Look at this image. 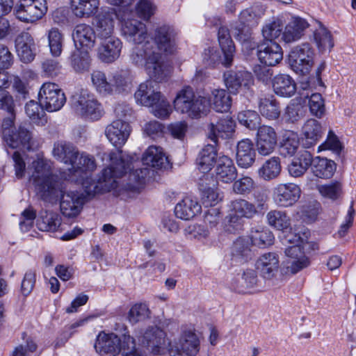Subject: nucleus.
Listing matches in <instances>:
<instances>
[{
  "mask_svg": "<svg viewBox=\"0 0 356 356\" xmlns=\"http://www.w3.org/2000/svg\"><path fill=\"white\" fill-rule=\"evenodd\" d=\"M34 168L31 179L38 199L49 203L60 200L61 213L66 217H76L81 212L85 202L91 199L83 191H67L64 182L53 172L50 161L38 159L33 161Z\"/></svg>",
  "mask_w": 356,
  "mask_h": 356,
  "instance_id": "f257e3e1",
  "label": "nucleus"
},
{
  "mask_svg": "<svg viewBox=\"0 0 356 356\" xmlns=\"http://www.w3.org/2000/svg\"><path fill=\"white\" fill-rule=\"evenodd\" d=\"M177 33L167 24L158 26L154 31L153 38L156 47L146 41L142 46H136L131 50L130 60L137 66L144 67L147 74L156 80L166 76L161 50L166 54H174L177 46Z\"/></svg>",
  "mask_w": 356,
  "mask_h": 356,
  "instance_id": "f03ea898",
  "label": "nucleus"
},
{
  "mask_svg": "<svg viewBox=\"0 0 356 356\" xmlns=\"http://www.w3.org/2000/svg\"><path fill=\"white\" fill-rule=\"evenodd\" d=\"M96 168L97 163L93 156L79 151L78 156L64 172L63 177L72 182L81 184L84 192L89 197H93L96 194L101 193L100 179L95 181L91 178V174Z\"/></svg>",
  "mask_w": 356,
  "mask_h": 356,
  "instance_id": "7ed1b4c3",
  "label": "nucleus"
},
{
  "mask_svg": "<svg viewBox=\"0 0 356 356\" xmlns=\"http://www.w3.org/2000/svg\"><path fill=\"white\" fill-rule=\"evenodd\" d=\"M173 103L177 112L191 119L201 118L210 111V104L207 98L195 95L190 86H185L180 90Z\"/></svg>",
  "mask_w": 356,
  "mask_h": 356,
  "instance_id": "20e7f679",
  "label": "nucleus"
},
{
  "mask_svg": "<svg viewBox=\"0 0 356 356\" xmlns=\"http://www.w3.org/2000/svg\"><path fill=\"white\" fill-rule=\"evenodd\" d=\"M266 209L267 204L263 199L258 200L256 205L242 198L232 200L229 204V213L226 217L227 230L232 232L241 229L244 218H252Z\"/></svg>",
  "mask_w": 356,
  "mask_h": 356,
  "instance_id": "39448f33",
  "label": "nucleus"
},
{
  "mask_svg": "<svg viewBox=\"0 0 356 356\" xmlns=\"http://www.w3.org/2000/svg\"><path fill=\"white\" fill-rule=\"evenodd\" d=\"M287 238L293 245L285 250L287 259L283 262V271L285 274L295 275L309 267L311 264L309 257L305 254L302 248L307 236L302 238L298 234H291Z\"/></svg>",
  "mask_w": 356,
  "mask_h": 356,
  "instance_id": "423d86ee",
  "label": "nucleus"
},
{
  "mask_svg": "<svg viewBox=\"0 0 356 356\" xmlns=\"http://www.w3.org/2000/svg\"><path fill=\"white\" fill-rule=\"evenodd\" d=\"M133 8L120 9L118 20L121 35L129 42L142 46L148 38L147 27L143 22L133 18Z\"/></svg>",
  "mask_w": 356,
  "mask_h": 356,
  "instance_id": "0eeeda50",
  "label": "nucleus"
},
{
  "mask_svg": "<svg viewBox=\"0 0 356 356\" xmlns=\"http://www.w3.org/2000/svg\"><path fill=\"white\" fill-rule=\"evenodd\" d=\"M111 163L103 170L100 177L101 193L110 191L117 186L116 179L122 177L131 168V159L122 155V151L110 154Z\"/></svg>",
  "mask_w": 356,
  "mask_h": 356,
  "instance_id": "6e6552de",
  "label": "nucleus"
},
{
  "mask_svg": "<svg viewBox=\"0 0 356 356\" xmlns=\"http://www.w3.org/2000/svg\"><path fill=\"white\" fill-rule=\"evenodd\" d=\"M131 344L134 345V339L129 334H124L121 339L114 333L100 332L94 347L101 356H116L122 350H129Z\"/></svg>",
  "mask_w": 356,
  "mask_h": 356,
  "instance_id": "1a4fd4ad",
  "label": "nucleus"
},
{
  "mask_svg": "<svg viewBox=\"0 0 356 356\" xmlns=\"http://www.w3.org/2000/svg\"><path fill=\"white\" fill-rule=\"evenodd\" d=\"M71 106L78 115L85 119L97 120L104 115L102 104L86 90H81L72 96Z\"/></svg>",
  "mask_w": 356,
  "mask_h": 356,
  "instance_id": "9d476101",
  "label": "nucleus"
},
{
  "mask_svg": "<svg viewBox=\"0 0 356 356\" xmlns=\"http://www.w3.org/2000/svg\"><path fill=\"white\" fill-rule=\"evenodd\" d=\"M47 11L45 0H19L13 8V14L16 18L25 23L38 21Z\"/></svg>",
  "mask_w": 356,
  "mask_h": 356,
  "instance_id": "9b49d317",
  "label": "nucleus"
},
{
  "mask_svg": "<svg viewBox=\"0 0 356 356\" xmlns=\"http://www.w3.org/2000/svg\"><path fill=\"white\" fill-rule=\"evenodd\" d=\"M314 51L309 43H302L293 48L289 55V63L297 74H307L314 65Z\"/></svg>",
  "mask_w": 356,
  "mask_h": 356,
  "instance_id": "f8f14e48",
  "label": "nucleus"
},
{
  "mask_svg": "<svg viewBox=\"0 0 356 356\" xmlns=\"http://www.w3.org/2000/svg\"><path fill=\"white\" fill-rule=\"evenodd\" d=\"M166 333L157 326H149L145 332H140L137 338L142 346L147 347L154 355L168 353Z\"/></svg>",
  "mask_w": 356,
  "mask_h": 356,
  "instance_id": "ddd939ff",
  "label": "nucleus"
},
{
  "mask_svg": "<svg viewBox=\"0 0 356 356\" xmlns=\"http://www.w3.org/2000/svg\"><path fill=\"white\" fill-rule=\"evenodd\" d=\"M38 99L42 106L48 112L59 111L65 104L66 97L60 87L52 82L42 85L38 93Z\"/></svg>",
  "mask_w": 356,
  "mask_h": 356,
  "instance_id": "4468645a",
  "label": "nucleus"
},
{
  "mask_svg": "<svg viewBox=\"0 0 356 356\" xmlns=\"http://www.w3.org/2000/svg\"><path fill=\"white\" fill-rule=\"evenodd\" d=\"M301 189L294 183L277 184L273 191V199L279 207H289L293 206L300 199Z\"/></svg>",
  "mask_w": 356,
  "mask_h": 356,
  "instance_id": "2eb2a0df",
  "label": "nucleus"
},
{
  "mask_svg": "<svg viewBox=\"0 0 356 356\" xmlns=\"http://www.w3.org/2000/svg\"><path fill=\"white\" fill-rule=\"evenodd\" d=\"M152 79V77H151ZM147 80L141 83L137 90L134 93V98L137 104L151 107L161 99L162 94L159 90V87L156 81L162 80Z\"/></svg>",
  "mask_w": 356,
  "mask_h": 356,
  "instance_id": "dca6fc26",
  "label": "nucleus"
},
{
  "mask_svg": "<svg viewBox=\"0 0 356 356\" xmlns=\"http://www.w3.org/2000/svg\"><path fill=\"white\" fill-rule=\"evenodd\" d=\"M223 77L227 89L232 95L249 90L254 81L252 74L246 71H227Z\"/></svg>",
  "mask_w": 356,
  "mask_h": 356,
  "instance_id": "f3484780",
  "label": "nucleus"
},
{
  "mask_svg": "<svg viewBox=\"0 0 356 356\" xmlns=\"http://www.w3.org/2000/svg\"><path fill=\"white\" fill-rule=\"evenodd\" d=\"M118 15L112 8H103L95 17V29L100 39L113 36L115 24Z\"/></svg>",
  "mask_w": 356,
  "mask_h": 356,
  "instance_id": "a211bd4d",
  "label": "nucleus"
},
{
  "mask_svg": "<svg viewBox=\"0 0 356 356\" xmlns=\"http://www.w3.org/2000/svg\"><path fill=\"white\" fill-rule=\"evenodd\" d=\"M277 143V135L273 127L264 124L258 128L256 147L260 155H270L274 152Z\"/></svg>",
  "mask_w": 356,
  "mask_h": 356,
  "instance_id": "6ab92c4d",
  "label": "nucleus"
},
{
  "mask_svg": "<svg viewBox=\"0 0 356 356\" xmlns=\"http://www.w3.org/2000/svg\"><path fill=\"white\" fill-rule=\"evenodd\" d=\"M97 56L104 63H113L119 58L122 49V42L117 37L112 36L100 39Z\"/></svg>",
  "mask_w": 356,
  "mask_h": 356,
  "instance_id": "aec40b11",
  "label": "nucleus"
},
{
  "mask_svg": "<svg viewBox=\"0 0 356 356\" xmlns=\"http://www.w3.org/2000/svg\"><path fill=\"white\" fill-rule=\"evenodd\" d=\"M131 133V127L122 120H113L106 126L105 135L109 142L118 148L125 144Z\"/></svg>",
  "mask_w": 356,
  "mask_h": 356,
  "instance_id": "412c9836",
  "label": "nucleus"
},
{
  "mask_svg": "<svg viewBox=\"0 0 356 356\" xmlns=\"http://www.w3.org/2000/svg\"><path fill=\"white\" fill-rule=\"evenodd\" d=\"M16 51L20 60L24 63L32 62L36 55V44L27 31L19 33L15 40Z\"/></svg>",
  "mask_w": 356,
  "mask_h": 356,
  "instance_id": "4be33fe9",
  "label": "nucleus"
},
{
  "mask_svg": "<svg viewBox=\"0 0 356 356\" xmlns=\"http://www.w3.org/2000/svg\"><path fill=\"white\" fill-rule=\"evenodd\" d=\"M257 54L259 61L266 66L276 65L283 58L281 47L272 41L259 44Z\"/></svg>",
  "mask_w": 356,
  "mask_h": 356,
  "instance_id": "5701e85b",
  "label": "nucleus"
},
{
  "mask_svg": "<svg viewBox=\"0 0 356 356\" xmlns=\"http://www.w3.org/2000/svg\"><path fill=\"white\" fill-rule=\"evenodd\" d=\"M234 121L231 118H223L216 123L212 122L208 124L207 135L212 141L217 143L219 138L225 139L230 137L234 131Z\"/></svg>",
  "mask_w": 356,
  "mask_h": 356,
  "instance_id": "b1692460",
  "label": "nucleus"
},
{
  "mask_svg": "<svg viewBox=\"0 0 356 356\" xmlns=\"http://www.w3.org/2000/svg\"><path fill=\"white\" fill-rule=\"evenodd\" d=\"M215 172L217 180L226 184L234 181L238 175L232 159L225 155L218 158Z\"/></svg>",
  "mask_w": 356,
  "mask_h": 356,
  "instance_id": "393cba45",
  "label": "nucleus"
},
{
  "mask_svg": "<svg viewBox=\"0 0 356 356\" xmlns=\"http://www.w3.org/2000/svg\"><path fill=\"white\" fill-rule=\"evenodd\" d=\"M97 33L93 28L86 24H80L75 26L72 38L76 48H88L90 49L95 46Z\"/></svg>",
  "mask_w": 356,
  "mask_h": 356,
  "instance_id": "a878e982",
  "label": "nucleus"
},
{
  "mask_svg": "<svg viewBox=\"0 0 356 356\" xmlns=\"http://www.w3.org/2000/svg\"><path fill=\"white\" fill-rule=\"evenodd\" d=\"M257 269L268 280L274 277L280 267L279 256L275 252L264 253L257 261Z\"/></svg>",
  "mask_w": 356,
  "mask_h": 356,
  "instance_id": "bb28decb",
  "label": "nucleus"
},
{
  "mask_svg": "<svg viewBox=\"0 0 356 356\" xmlns=\"http://www.w3.org/2000/svg\"><path fill=\"white\" fill-rule=\"evenodd\" d=\"M6 143L12 148L22 147L27 150L33 149L35 144L32 133L22 125L15 129Z\"/></svg>",
  "mask_w": 356,
  "mask_h": 356,
  "instance_id": "cd10ccee",
  "label": "nucleus"
},
{
  "mask_svg": "<svg viewBox=\"0 0 356 356\" xmlns=\"http://www.w3.org/2000/svg\"><path fill=\"white\" fill-rule=\"evenodd\" d=\"M78 149L70 143L56 142L54 144L52 154L58 161L70 167L78 156Z\"/></svg>",
  "mask_w": 356,
  "mask_h": 356,
  "instance_id": "c85d7f7f",
  "label": "nucleus"
},
{
  "mask_svg": "<svg viewBox=\"0 0 356 356\" xmlns=\"http://www.w3.org/2000/svg\"><path fill=\"white\" fill-rule=\"evenodd\" d=\"M255 160V150L251 140L248 138L240 140L236 146V163L239 167L248 168Z\"/></svg>",
  "mask_w": 356,
  "mask_h": 356,
  "instance_id": "c756f323",
  "label": "nucleus"
},
{
  "mask_svg": "<svg viewBox=\"0 0 356 356\" xmlns=\"http://www.w3.org/2000/svg\"><path fill=\"white\" fill-rule=\"evenodd\" d=\"M308 27L309 24L305 19L293 17L286 26L282 33V39L287 43L295 42L301 38L305 30Z\"/></svg>",
  "mask_w": 356,
  "mask_h": 356,
  "instance_id": "7c9ffc66",
  "label": "nucleus"
},
{
  "mask_svg": "<svg viewBox=\"0 0 356 356\" xmlns=\"http://www.w3.org/2000/svg\"><path fill=\"white\" fill-rule=\"evenodd\" d=\"M274 92L282 97H291L296 91V84L294 80L287 74L276 75L272 81Z\"/></svg>",
  "mask_w": 356,
  "mask_h": 356,
  "instance_id": "2f4dec72",
  "label": "nucleus"
},
{
  "mask_svg": "<svg viewBox=\"0 0 356 356\" xmlns=\"http://www.w3.org/2000/svg\"><path fill=\"white\" fill-rule=\"evenodd\" d=\"M210 107L217 112H227L232 104V99L229 92L225 89L216 88L211 90V94L207 99Z\"/></svg>",
  "mask_w": 356,
  "mask_h": 356,
  "instance_id": "473e14b6",
  "label": "nucleus"
},
{
  "mask_svg": "<svg viewBox=\"0 0 356 356\" xmlns=\"http://www.w3.org/2000/svg\"><path fill=\"white\" fill-rule=\"evenodd\" d=\"M100 0H70L73 14L80 18H88L98 11Z\"/></svg>",
  "mask_w": 356,
  "mask_h": 356,
  "instance_id": "72a5a7b5",
  "label": "nucleus"
},
{
  "mask_svg": "<svg viewBox=\"0 0 356 356\" xmlns=\"http://www.w3.org/2000/svg\"><path fill=\"white\" fill-rule=\"evenodd\" d=\"M60 225V215L50 210H42L36 220L37 227L42 232H56Z\"/></svg>",
  "mask_w": 356,
  "mask_h": 356,
  "instance_id": "f704fd0d",
  "label": "nucleus"
},
{
  "mask_svg": "<svg viewBox=\"0 0 356 356\" xmlns=\"http://www.w3.org/2000/svg\"><path fill=\"white\" fill-rule=\"evenodd\" d=\"M201 211V206L196 200L189 197L184 198L175 208V216L181 220H189Z\"/></svg>",
  "mask_w": 356,
  "mask_h": 356,
  "instance_id": "c9c22d12",
  "label": "nucleus"
},
{
  "mask_svg": "<svg viewBox=\"0 0 356 356\" xmlns=\"http://www.w3.org/2000/svg\"><path fill=\"white\" fill-rule=\"evenodd\" d=\"M218 36L219 44L224 54L222 64L225 67H228L232 63L235 51L234 42L229 35V30L226 27L222 26L219 28Z\"/></svg>",
  "mask_w": 356,
  "mask_h": 356,
  "instance_id": "e433bc0d",
  "label": "nucleus"
},
{
  "mask_svg": "<svg viewBox=\"0 0 356 356\" xmlns=\"http://www.w3.org/2000/svg\"><path fill=\"white\" fill-rule=\"evenodd\" d=\"M217 150L214 145H207L199 152L196 164L199 170L203 173L209 172L215 163H217Z\"/></svg>",
  "mask_w": 356,
  "mask_h": 356,
  "instance_id": "4c0bfd02",
  "label": "nucleus"
},
{
  "mask_svg": "<svg viewBox=\"0 0 356 356\" xmlns=\"http://www.w3.org/2000/svg\"><path fill=\"white\" fill-rule=\"evenodd\" d=\"M143 163L153 168H163L168 165V157L163 149L158 146H149L143 156Z\"/></svg>",
  "mask_w": 356,
  "mask_h": 356,
  "instance_id": "58836bf2",
  "label": "nucleus"
},
{
  "mask_svg": "<svg viewBox=\"0 0 356 356\" xmlns=\"http://www.w3.org/2000/svg\"><path fill=\"white\" fill-rule=\"evenodd\" d=\"M131 85V76L129 70L115 71L111 74L110 86L111 95L127 92Z\"/></svg>",
  "mask_w": 356,
  "mask_h": 356,
  "instance_id": "ea45409f",
  "label": "nucleus"
},
{
  "mask_svg": "<svg viewBox=\"0 0 356 356\" xmlns=\"http://www.w3.org/2000/svg\"><path fill=\"white\" fill-rule=\"evenodd\" d=\"M211 182L214 183L212 177L208 175H203L199 180L198 186L201 191L202 200L206 206H213L219 200V194L216 190L211 187ZM214 186V184H213Z\"/></svg>",
  "mask_w": 356,
  "mask_h": 356,
  "instance_id": "a19ab883",
  "label": "nucleus"
},
{
  "mask_svg": "<svg viewBox=\"0 0 356 356\" xmlns=\"http://www.w3.org/2000/svg\"><path fill=\"white\" fill-rule=\"evenodd\" d=\"M258 108L261 115L269 120L278 119L281 113L279 102L273 95L260 98Z\"/></svg>",
  "mask_w": 356,
  "mask_h": 356,
  "instance_id": "79ce46f5",
  "label": "nucleus"
},
{
  "mask_svg": "<svg viewBox=\"0 0 356 356\" xmlns=\"http://www.w3.org/2000/svg\"><path fill=\"white\" fill-rule=\"evenodd\" d=\"M302 132L304 136L303 145L306 148L314 145L323 134L321 124L314 119L307 120L302 127Z\"/></svg>",
  "mask_w": 356,
  "mask_h": 356,
  "instance_id": "37998d69",
  "label": "nucleus"
},
{
  "mask_svg": "<svg viewBox=\"0 0 356 356\" xmlns=\"http://www.w3.org/2000/svg\"><path fill=\"white\" fill-rule=\"evenodd\" d=\"M91 57L86 50L76 48L70 57V65L76 73H84L90 70Z\"/></svg>",
  "mask_w": 356,
  "mask_h": 356,
  "instance_id": "c03bdc74",
  "label": "nucleus"
},
{
  "mask_svg": "<svg viewBox=\"0 0 356 356\" xmlns=\"http://www.w3.org/2000/svg\"><path fill=\"white\" fill-rule=\"evenodd\" d=\"M268 225L279 231H284L291 227V220L286 211L273 209L266 214Z\"/></svg>",
  "mask_w": 356,
  "mask_h": 356,
  "instance_id": "a18cd8bd",
  "label": "nucleus"
},
{
  "mask_svg": "<svg viewBox=\"0 0 356 356\" xmlns=\"http://www.w3.org/2000/svg\"><path fill=\"white\" fill-rule=\"evenodd\" d=\"M311 165L314 175L321 179L332 177L336 170L335 163L325 158H315Z\"/></svg>",
  "mask_w": 356,
  "mask_h": 356,
  "instance_id": "49530a36",
  "label": "nucleus"
},
{
  "mask_svg": "<svg viewBox=\"0 0 356 356\" xmlns=\"http://www.w3.org/2000/svg\"><path fill=\"white\" fill-rule=\"evenodd\" d=\"M312 154L307 150L302 151L299 156L295 158L289 165L288 170L290 175L293 177H301L312 165Z\"/></svg>",
  "mask_w": 356,
  "mask_h": 356,
  "instance_id": "de8ad7c7",
  "label": "nucleus"
},
{
  "mask_svg": "<svg viewBox=\"0 0 356 356\" xmlns=\"http://www.w3.org/2000/svg\"><path fill=\"white\" fill-rule=\"evenodd\" d=\"M299 147L298 135L293 131H286L280 143V152L284 156H292Z\"/></svg>",
  "mask_w": 356,
  "mask_h": 356,
  "instance_id": "09e8293b",
  "label": "nucleus"
},
{
  "mask_svg": "<svg viewBox=\"0 0 356 356\" xmlns=\"http://www.w3.org/2000/svg\"><path fill=\"white\" fill-rule=\"evenodd\" d=\"M281 172V165L278 157H271L266 160L258 170L259 177L266 181L275 179Z\"/></svg>",
  "mask_w": 356,
  "mask_h": 356,
  "instance_id": "8fccbe9b",
  "label": "nucleus"
},
{
  "mask_svg": "<svg viewBox=\"0 0 356 356\" xmlns=\"http://www.w3.org/2000/svg\"><path fill=\"white\" fill-rule=\"evenodd\" d=\"M248 238L251 245L259 248H265L273 243L274 236L273 233L264 228H252L250 230Z\"/></svg>",
  "mask_w": 356,
  "mask_h": 356,
  "instance_id": "3c124183",
  "label": "nucleus"
},
{
  "mask_svg": "<svg viewBox=\"0 0 356 356\" xmlns=\"http://www.w3.org/2000/svg\"><path fill=\"white\" fill-rule=\"evenodd\" d=\"M45 110L42 106L40 102L31 100L26 103L25 106V112L29 119L35 124L40 126L44 125L47 122Z\"/></svg>",
  "mask_w": 356,
  "mask_h": 356,
  "instance_id": "603ef678",
  "label": "nucleus"
},
{
  "mask_svg": "<svg viewBox=\"0 0 356 356\" xmlns=\"http://www.w3.org/2000/svg\"><path fill=\"white\" fill-rule=\"evenodd\" d=\"M151 311L145 303H136L131 306L127 316L131 324H136L150 318Z\"/></svg>",
  "mask_w": 356,
  "mask_h": 356,
  "instance_id": "864d4df0",
  "label": "nucleus"
},
{
  "mask_svg": "<svg viewBox=\"0 0 356 356\" xmlns=\"http://www.w3.org/2000/svg\"><path fill=\"white\" fill-rule=\"evenodd\" d=\"M264 9L261 6H253L246 8L239 15L240 22L248 26L257 25L259 20L264 15Z\"/></svg>",
  "mask_w": 356,
  "mask_h": 356,
  "instance_id": "5fc2aeb1",
  "label": "nucleus"
},
{
  "mask_svg": "<svg viewBox=\"0 0 356 356\" xmlns=\"http://www.w3.org/2000/svg\"><path fill=\"white\" fill-rule=\"evenodd\" d=\"M90 77L93 87L99 93L111 95L110 80H108L104 72L98 70H93Z\"/></svg>",
  "mask_w": 356,
  "mask_h": 356,
  "instance_id": "6e6d98bb",
  "label": "nucleus"
},
{
  "mask_svg": "<svg viewBox=\"0 0 356 356\" xmlns=\"http://www.w3.org/2000/svg\"><path fill=\"white\" fill-rule=\"evenodd\" d=\"M251 242L248 237H239L233 243L232 254L236 258L248 259L251 256Z\"/></svg>",
  "mask_w": 356,
  "mask_h": 356,
  "instance_id": "4d7b16f0",
  "label": "nucleus"
},
{
  "mask_svg": "<svg viewBox=\"0 0 356 356\" xmlns=\"http://www.w3.org/2000/svg\"><path fill=\"white\" fill-rule=\"evenodd\" d=\"M304 113V106L292 99L285 108L283 117L287 122L295 123L303 118Z\"/></svg>",
  "mask_w": 356,
  "mask_h": 356,
  "instance_id": "13d9d810",
  "label": "nucleus"
},
{
  "mask_svg": "<svg viewBox=\"0 0 356 356\" xmlns=\"http://www.w3.org/2000/svg\"><path fill=\"white\" fill-rule=\"evenodd\" d=\"M237 119L241 124L251 130L257 129L261 127V118L254 111L247 110L238 113Z\"/></svg>",
  "mask_w": 356,
  "mask_h": 356,
  "instance_id": "bf43d9fd",
  "label": "nucleus"
},
{
  "mask_svg": "<svg viewBox=\"0 0 356 356\" xmlns=\"http://www.w3.org/2000/svg\"><path fill=\"white\" fill-rule=\"evenodd\" d=\"M47 37L51 55L54 57L60 56L63 50V35L58 29L52 28L49 31Z\"/></svg>",
  "mask_w": 356,
  "mask_h": 356,
  "instance_id": "052dcab7",
  "label": "nucleus"
},
{
  "mask_svg": "<svg viewBox=\"0 0 356 356\" xmlns=\"http://www.w3.org/2000/svg\"><path fill=\"white\" fill-rule=\"evenodd\" d=\"M314 37L320 51L330 50L334 46L330 31L323 26L319 27L314 31Z\"/></svg>",
  "mask_w": 356,
  "mask_h": 356,
  "instance_id": "680f3d73",
  "label": "nucleus"
},
{
  "mask_svg": "<svg viewBox=\"0 0 356 356\" xmlns=\"http://www.w3.org/2000/svg\"><path fill=\"white\" fill-rule=\"evenodd\" d=\"M257 273L254 270H247L237 280L236 289L239 293H246L248 289L254 288L257 284Z\"/></svg>",
  "mask_w": 356,
  "mask_h": 356,
  "instance_id": "e2e57ef3",
  "label": "nucleus"
},
{
  "mask_svg": "<svg viewBox=\"0 0 356 356\" xmlns=\"http://www.w3.org/2000/svg\"><path fill=\"white\" fill-rule=\"evenodd\" d=\"M137 15L145 21H148L156 12V6L152 0H139L135 6Z\"/></svg>",
  "mask_w": 356,
  "mask_h": 356,
  "instance_id": "0e129e2a",
  "label": "nucleus"
},
{
  "mask_svg": "<svg viewBox=\"0 0 356 356\" xmlns=\"http://www.w3.org/2000/svg\"><path fill=\"white\" fill-rule=\"evenodd\" d=\"M319 193L324 197L337 200L341 193V184L339 181H332L327 184L317 186Z\"/></svg>",
  "mask_w": 356,
  "mask_h": 356,
  "instance_id": "69168bd1",
  "label": "nucleus"
},
{
  "mask_svg": "<svg viewBox=\"0 0 356 356\" xmlns=\"http://www.w3.org/2000/svg\"><path fill=\"white\" fill-rule=\"evenodd\" d=\"M308 106L311 113L317 118H321L325 113L324 99L319 93H314L310 96Z\"/></svg>",
  "mask_w": 356,
  "mask_h": 356,
  "instance_id": "338daca9",
  "label": "nucleus"
},
{
  "mask_svg": "<svg viewBox=\"0 0 356 356\" xmlns=\"http://www.w3.org/2000/svg\"><path fill=\"white\" fill-rule=\"evenodd\" d=\"M36 281V272L35 270H26L22 279L20 292L24 296H29L33 291Z\"/></svg>",
  "mask_w": 356,
  "mask_h": 356,
  "instance_id": "774afa93",
  "label": "nucleus"
}]
</instances>
